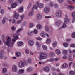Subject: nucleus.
Masks as SVG:
<instances>
[{
    "mask_svg": "<svg viewBox=\"0 0 75 75\" xmlns=\"http://www.w3.org/2000/svg\"><path fill=\"white\" fill-rule=\"evenodd\" d=\"M7 40L6 42H4V43L7 45L8 47H12L13 46L14 44V42H15L16 40L14 39H13L12 41L13 42L11 43V38L9 37H7Z\"/></svg>",
    "mask_w": 75,
    "mask_h": 75,
    "instance_id": "1",
    "label": "nucleus"
},
{
    "mask_svg": "<svg viewBox=\"0 0 75 75\" xmlns=\"http://www.w3.org/2000/svg\"><path fill=\"white\" fill-rule=\"evenodd\" d=\"M39 58L40 60L45 59L47 58V55L45 53L41 52L40 53Z\"/></svg>",
    "mask_w": 75,
    "mask_h": 75,
    "instance_id": "2",
    "label": "nucleus"
},
{
    "mask_svg": "<svg viewBox=\"0 0 75 75\" xmlns=\"http://www.w3.org/2000/svg\"><path fill=\"white\" fill-rule=\"evenodd\" d=\"M12 69L13 71V72H17V71H18L17 66L16 65H13L12 68Z\"/></svg>",
    "mask_w": 75,
    "mask_h": 75,
    "instance_id": "3",
    "label": "nucleus"
},
{
    "mask_svg": "<svg viewBox=\"0 0 75 75\" xmlns=\"http://www.w3.org/2000/svg\"><path fill=\"white\" fill-rule=\"evenodd\" d=\"M61 10L57 11L56 13V16L57 17H61Z\"/></svg>",
    "mask_w": 75,
    "mask_h": 75,
    "instance_id": "4",
    "label": "nucleus"
},
{
    "mask_svg": "<svg viewBox=\"0 0 75 75\" xmlns=\"http://www.w3.org/2000/svg\"><path fill=\"white\" fill-rule=\"evenodd\" d=\"M24 64L23 62H20L18 63V66L19 68H22L23 67H24Z\"/></svg>",
    "mask_w": 75,
    "mask_h": 75,
    "instance_id": "5",
    "label": "nucleus"
},
{
    "mask_svg": "<svg viewBox=\"0 0 75 75\" xmlns=\"http://www.w3.org/2000/svg\"><path fill=\"white\" fill-rule=\"evenodd\" d=\"M36 5L37 7V8H38V6H39V7L41 8H43V7H44V4H43L39 3V2H37L36 3Z\"/></svg>",
    "mask_w": 75,
    "mask_h": 75,
    "instance_id": "6",
    "label": "nucleus"
},
{
    "mask_svg": "<svg viewBox=\"0 0 75 75\" xmlns=\"http://www.w3.org/2000/svg\"><path fill=\"white\" fill-rule=\"evenodd\" d=\"M8 20V18L6 17H5L3 18V19L2 20V23L3 24H4Z\"/></svg>",
    "mask_w": 75,
    "mask_h": 75,
    "instance_id": "7",
    "label": "nucleus"
},
{
    "mask_svg": "<svg viewBox=\"0 0 75 75\" xmlns=\"http://www.w3.org/2000/svg\"><path fill=\"white\" fill-rule=\"evenodd\" d=\"M50 11V8L46 7L44 9V11L45 13H48Z\"/></svg>",
    "mask_w": 75,
    "mask_h": 75,
    "instance_id": "8",
    "label": "nucleus"
},
{
    "mask_svg": "<svg viewBox=\"0 0 75 75\" xmlns=\"http://www.w3.org/2000/svg\"><path fill=\"white\" fill-rule=\"evenodd\" d=\"M43 69L45 72H49L50 70V68L48 66H46L43 68Z\"/></svg>",
    "mask_w": 75,
    "mask_h": 75,
    "instance_id": "9",
    "label": "nucleus"
},
{
    "mask_svg": "<svg viewBox=\"0 0 75 75\" xmlns=\"http://www.w3.org/2000/svg\"><path fill=\"white\" fill-rule=\"evenodd\" d=\"M18 16H19V14L18 13H16V12H14L13 17H14L16 19H18Z\"/></svg>",
    "mask_w": 75,
    "mask_h": 75,
    "instance_id": "10",
    "label": "nucleus"
},
{
    "mask_svg": "<svg viewBox=\"0 0 75 75\" xmlns=\"http://www.w3.org/2000/svg\"><path fill=\"white\" fill-rule=\"evenodd\" d=\"M17 6V4L16 3H14L12 4L11 6V8H15Z\"/></svg>",
    "mask_w": 75,
    "mask_h": 75,
    "instance_id": "11",
    "label": "nucleus"
},
{
    "mask_svg": "<svg viewBox=\"0 0 75 75\" xmlns=\"http://www.w3.org/2000/svg\"><path fill=\"white\" fill-rule=\"evenodd\" d=\"M72 16L73 17V18L72 19V23H74V21H75V12H73L72 13Z\"/></svg>",
    "mask_w": 75,
    "mask_h": 75,
    "instance_id": "12",
    "label": "nucleus"
},
{
    "mask_svg": "<svg viewBox=\"0 0 75 75\" xmlns=\"http://www.w3.org/2000/svg\"><path fill=\"white\" fill-rule=\"evenodd\" d=\"M27 71L28 72H32V71H33V68H32V67H30L27 68Z\"/></svg>",
    "mask_w": 75,
    "mask_h": 75,
    "instance_id": "13",
    "label": "nucleus"
},
{
    "mask_svg": "<svg viewBox=\"0 0 75 75\" xmlns=\"http://www.w3.org/2000/svg\"><path fill=\"white\" fill-rule=\"evenodd\" d=\"M64 22L65 24H67L69 23V20L67 18H65L64 19Z\"/></svg>",
    "mask_w": 75,
    "mask_h": 75,
    "instance_id": "14",
    "label": "nucleus"
},
{
    "mask_svg": "<svg viewBox=\"0 0 75 75\" xmlns=\"http://www.w3.org/2000/svg\"><path fill=\"white\" fill-rule=\"evenodd\" d=\"M34 44V41L32 40H30L28 42V44L30 46H32Z\"/></svg>",
    "mask_w": 75,
    "mask_h": 75,
    "instance_id": "15",
    "label": "nucleus"
},
{
    "mask_svg": "<svg viewBox=\"0 0 75 75\" xmlns=\"http://www.w3.org/2000/svg\"><path fill=\"white\" fill-rule=\"evenodd\" d=\"M55 52L57 55H59L61 54V51L59 49H56L55 51Z\"/></svg>",
    "mask_w": 75,
    "mask_h": 75,
    "instance_id": "16",
    "label": "nucleus"
},
{
    "mask_svg": "<svg viewBox=\"0 0 75 75\" xmlns=\"http://www.w3.org/2000/svg\"><path fill=\"white\" fill-rule=\"evenodd\" d=\"M33 31H29L27 33V34L28 36L29 37H31L33 35Z\"/></svg>",
    "mask_w": 75,
    "mask_h": 75,
    "instance_id": "17",
    "label": "nucleus"
},
{
    "mask_svg": "<svg viewBox=\"0 0 75 75\" xmlns=\"http://www.w3.org/2000/svg\"><path fill=\"white\" fill-rule=\"evenodd\" d=\"M68 67V64L67 63H64L62 66V68H65Z\"/></svg>",
    "mask_w": 75,
    "mask_h": 75,
    "instance_id": "18",
    "label": "nucleus"
},
{
    "mask_svg": "<svg viewBox=\"0 0 75 75\" xmlns=\"http://www.w3.org/2000/svg\"><path fill=\"white\" fill-rule=\"evenodd\" d=\"M22 30H23V28H20L17 30L16 33L18 35H20V33H20V31H21Z\"/></svg>",
    "mask_w": 75,
    "mask_h": 75,
    "instance_id": "19",
    "label": "nucleus"
},
{
    "mask_svg": "<svg viewBox=\"0 0 75 75\" xmlns=\"http://www.w3.org/2000/svg\"><path fill=\"white\" fill-rule=\"evenodd\" d=\"M51 39L48 38L46 40V44H50V42H51Z\"/></svg>",
    "mask_w": 75,
    "mask_h": 75,
    "instance_id": "20",
    "label": "nucleus"
},
{
    "mask_svg": "<svg viewBox=\"0 0 75 75\" xmlns=\"http://www.w3.org/2000/svg\"><path fill=\"white\" fill-rule=\"evenodd\" d=\"M7 69L6 68H3L2 70V73L3 74H5L7 72Z\"/></svg>",
    "mask_w": 75,
    "mask_h": 75,
    "instance_id": "21",
    "label": "nucleus"
},
{
    "mask_svg": "<svg viewBox=\"0 0 75 75\" xmlns=\"http://www.w3.org/2000/svg\"><path fill=\"white\" fill-rule=\"evenodd\" d=\"M37 28L38 30H41L42 28V26L40 24H38L37 26Z\"/></svg>",
    "mask_w": 75,
    "mask_h": 75,
    "instance_id": "22",
    "label": "nucleus"
},
{
    "mask_svg": "<svg viewBox=\"0 0 75 75\" xmlns=\"http://www.w3.org/2000/svg\"><path fill=\"white\" fill-rule=\"evenodd\" d=\"M19 73L20 74H22L24 73V70L23 69L19 70Z\"/></svg>",
    "mask_w": 75,
    "mask_h": 75,
    "instance_id": "23",
    "label": "nucleus"
},
{
    "mask_svg": "<svg viewBox=\"0 0 75 75\" xmlns=\"http://www.w3.org/2000/svg\"><path fill=\"white\" fill-rule=\"evenodd\" d=\"M42 47L44 50L45 51L47 50V47L46 46L43 45H42Z\"/></svg>",
    "mask_w": 75,
    "mask_h": 75,
    "instance_id": "24",
    "label": "nucleus"
},
{
    "mask_svg": "<svg viewBox=\"0 0 75 75\" xmlns=\"http://www.w3.org/2000/svg\"><path fill=\"white\" fill-rule=\"evenodd\" d=\"M40 35L42 37H45V33L44 32H42L41 33Z\"/></svg>",
    "mask_w": 75,
    "mask_h": 75,
    "instance_id": "25",
    "label": "nucleus"
},
{
    "mask_svg": "<svg viewBox=\"0 0 75 75\" xmlns=\"http://www.w3.org/2000/svg\"><path fill=\"white\" fill-rule=\"evenodd\" d=\"M61 22L59 21H57L55 23V25H57L58 26L60 25H61Z\"/></svg>",
    "mask_w": 75,
    "mask_h": 75,
    "instance_id": "26",
    "label": "nucleus"
},
{
    "mask_svg": "<svg viewBox=\"0 0 75 75\" xmlns=\"http://www.w3.org/2000/svg\"><path fill=\"white\" fill-rule=\"evenodd\" d=\"M19 12L20 13H21L23 11V7H21L19 8V9L18 10Z\"/></svg>",
    "mask_w": 75,
    "mask_h": 75,
    "instance_id": "27",
    "label": "nucleus"
},
{
    "mask_svg": "<svg viewBox=\"0 0 75 75\" xmlns=\"http://www.w3.org/2000/svg\"><path fill=\"white\" fill-rule=\"evenodd\" d=\"M32 62V60L30 58H28L27 60V63L29 64H31Z\"/></svg>",
    "mask_w": 75,
    "mask_h": 75,
    "instance_id": "28",
    "label": "nucleus"
},
{
    "mask_svg": "<svg viewBox=\"0 0 75 75\" xmlns=\"http://www.w3.org/2000/svg\"><path fill=\"white\" fill-rule=\"evenodd\" d=\"M63 53L64 55H67L68 51L67 50H63Z\"/></svg>",
    "mask_w": 75,
    "mask_h": 75,
    "instance_id": "29",
    "label": "nucleus"
},
{
    "mask_svg": "<svg viewBox=\"0 0 75 75\" xmlns=\"http://www.w3.org/2000/svg\"><path fill=\"white\" fill-rule=\"evenodd\" d=\"M68 7H69L70 10H72L74 8V7L71 5H68Z\"/></svg>",
    "mask_w": 75,
    "mask_h": 75,
    "instance_id": "30",
    "label": "nucleus"
},
{
    "mask_svg": "<svg viewBox=\"0 0 75 75\" xmlns=\"http://www.w3.org/2000/svg\"><path fill=\"white\" fill-rule=\"evenodd\" d=\"M69 75H75V73L73 71H70L69 72Z\"/></svg>",
    "mask_w": 75,
    "mask_h": 75,
    "instance_id": "31",
    "label": "nucleus"
},
{
    "mask_svg": "<svg viewBox=\"0 0 75 75\" xmlns=\"http://www.w3.org/2000/svg\"><path fill=\"white\" fill-rule=\"evenodd\" d=\"M42 18V15L41 14H39L38 15V16H37V18L38 19H41Z\"/></svg>",
    "mask_w": 75,
    "mask_h": 75,
    "instance_id": "32",
    "label": "nucleus"
},
{
    "mask_svg": "<svg viewBox=\"0 0 75 75\" xmlns=\"http://www.w3.org/2000/svg\"><path fill=\"white\" fill-rule=\"evenodd\" d=\"M57 45V42L55 41L53 43V47H55Z\"/></svg>",
    "mask_w": 75,
    "mask_h": 75,
    "instance_id": "33",
    "label": "nucleus"
},
{
    "mask_svg": "<svg viewBox=\"0 0 75 75\" xmlns=\"http://www.w3.org/2000/svg\"><path fill=\"white\" fill-rule=\"evenodd\" d=\"M21 21H22V20H19L16 21V24H20L21 23Z\"/></svg>",
    "mask_w": 75,
    "mask_h": 75,
    "instance_id": "34",
    "label": "nucleus"
},
{
    "mask_svg": "<svg viewBox=\"0 0 75 75\" xmlns=\"http://www.w3.org/2000/svg\"><path fill=\"white\" fill-rule=\"evenodd\" d=\"M45 29L46 31H48L50 30L49 27L47 26H45Z\"/></svg>",
    "mask_w": 75,
    "mask_h": 75,
    "instance_id": "35",
    "label": "nucleus"
},
{
    "mask_svg": "<svg viewBox=\"0 0 75 75\" xmlns=\"http://www.w3.org/2000/svg\"><path fill=\"white\" fill-rule=\"evenodd\" d=\"M34 26V24L33 23H29V28H32Z\"/></svg>",
    "mask_w": 75,
    "mask_h": 75,
    "instance_id": "36",
    "label": "nucleus"
},
{
    "mask_svg": "<svg viewBox=\"0 0 75 75\" xmlns=\"http://www.w3.org/2000/svg\"><path fill=\"white\" fill-rule=\"evenodd\" d=\"M21 55V53L19 52H17L16 53V57H20Z\"/></svg>",
    "mask_w": 75,
    "mask_h": 75,
    "instance_id": "37",
    "label": "nucleus"
},
{
    "mask_svg": "<svg viewBox=\"0 0 75 75\" xmlns=\"http://www.w3.org/2000/svg\"><path fill=\"white\" fill-rule=\"evenodd\" d=\"M23 44V42H19L18 43V46H21Z\"/></svg>",
    "mask_w": 75,
    "mask_h": 75,
    "instance_id": "38",
    "label": "nucleus"
},
{
    "mask_svg": "<svg viewBox=\"0 0 75 75\" xmlns=\"http://www.w3.org/2000/svg\"><path fill=\"white\" fill-rule=\"evenodd\" d=\"M37 6H36V5H34L33 8H32V10L33 11L34 10V9H37Z\"/></svg>",
    "mask_w": 75,
    "mask_h": 75,
    "instance_id": "39",
    "label": "nucleus"
},
{
    "mask_svg": "<svg viewBox=\"0 0 75 75\" xmlns=\"http://www.w3.org/2000/svg\"><path fill=\"white\" fill-rule=\"evenodd\" d=\"M34 14V13L33 11L30 12L28 14V16L29 17H31V16H32Z\"/></svg>",
    "mask_w": 75,
    "mask_h": 75,
    "instance_id": "40",
    "label": "nucleus"
},
{
    "mask_svg": "<svg viewBox=\"0 0 75 75\" xmlns=\"http://www.w3.org/2000/svg\"><path fill=\"white\" fill-rule=\"evenodd\" d=\"M33 33L35 34H37L38 33V30L37 29H35L34 30Z\"/></svg>",
    "mask_w": 75,
    "mask_h": 75,
    "instance_id": "41",
    "label": "nucleus"
},
{
    "mask_svg": "<svg viewBox=\"0 0 75 75\" xmlns=\"http://www.w3.org/2000/svg\"><path fill=\"white\" fill-rule=\"evenodd\" d=\"M63 45L64 47H67L68 46V44L67 43H63Z\"/></svg>",
    "mask_w": 75,
    "mask_h": 75,
    "instance_id": "42",
    "label": "nucleus"
},
{
    "mask_svg": "<svg viewBox=\"0 0 75 75\" xmlns=\"http://www.w3.org/2000/svg\"><path fill=\"white\" fill-rule=\"evenodd\" d=\"M2 66L4 67H6V66H7V63H3L2 64Z\"/></svg>",
    "mask_w": 75,
    "mask_h": 75,
    "instance_id": "43",
    "label": "nucleus"
},
{
    "mask_svg": "<svg viewBox=\"0 0 75 75\" xmlns=\"http://www.w3.org/2000/svg\"><path fill=\"white\" fill-rule=\"evenodd\" d=\"M3 58H4L3 54H2L0 52V59H3Z\"/></svg>",
    "mask_w": 75,
    "mask_h": 75,
    "instance_id": "44",
    "label": "nucleus"
},
{
    "mask_svg": "<svg viewBox=\"0 0 75 75\" xmlns=\"http://www.w3.org/2000/svg\"><path fill=\"white\" fill-rule=\"evenodd\" d=\"M72 37V38H75V32H73L72 33L71 35Z\"/></svg>",
    "mask_w": 75,
    "mask_h": 75,
    "instance_id": "45",
    "label": "nucleus"
},
{
    "mask_svg": "<svg viewBox=\"0 0 75 75\" xmlns=\"http://www.w3.org/2000/svg\"><path fill=\"white\" fill-rule=\"evenodd\" d=\"M54 55V52H51L50 53L49 55L50 57H51L52 55Z\"/></svg>",
    "mask_w": 75,
    "mask_h": 75,
    "instance_id": "46",
    "label": "nucleus"
},
{
    "mask_svg": "<svg viewBox=\"0 0 75 75\" xmlns=\"http://www.w3.org/2000/svg\"><path fill=\"white\" fill-rule=\"evenodd\" d=\"M63 28H65L67 27V25L65 23H63V25L62 26Z\"/></svg>",
    "mask_w": 75,
    "mask_h": 75,
    "instance_id": "47",
    "label": "nucleus"
},
{
    "mask_svg": "<svg viewBox=\"0 0 75 75\" xmlns=\"http://www.w3.org/2000/svg\"><path fill=\"white\" fill-rule=\"evenodd\" d=\"M59 59H60V58H55L53 59V60L55 61H58V60H59Z\"/></svg>",
    "mask_w": 75,
    "mask_h": 75,
    "instance_id": "48",
    "label": "nucleus"
},
{
    "mask_svg": "<svg viewBox=\"0 0 75 75\" xmlns=\"http://www.w3.org/2000/svg\"><path fill=\"white\" fill-rule=\"evenodd\" d=\"M36 44L38 47H40L41 46V45L38 42H36Z\"/></svg>",
    "mask_w": 75,
    "mask_h": 75,
    "instance_id": "49",
    "label": "nucleus"
},
{
    "mask_svg": "<svg viewBox=\"0 0 75 75\" xmlns=\"http://www.w3.org/2000/svg\"><path fill=\"white\" fill-rule=\"evenodd\" d=\"M20 17L21 18V20H23V18H24V16L23 15H21L20 16Z\"/></svg>",
    "mask_w": 75,
    "mask_h": 75,
    "instance_id": "50",
    "label": "nucleus"
},
{
    "mask_svg": "<svg viewBox=\"0 0 75 75\" xmlns=\"http://www.w3.org/2000/svg\"><path fill=\"white\" fill-rule=\"evenodd\" d=\"M23 62L25 65H27V60H25Z\"/></svg>",
    "mask_w": 75,
    "mask_h": 75,
    "instance_id": "51",
    "label": "nucleus"
},
{
    "mask_svg": "<svg viewBox=\"0 0 75 75\" xmlns=\"http://www.w3.org/2000/svg\"><path fill=\"white\" fill-rule=\"evenodd\" d=\"M16 1L18 3H21L23 2V0H16Z\"/></svg>",
    "mask_w": 75,
    "mask_h": 75,
    "instance_id": "52",
    "label": "nucleus"
},
{
    "mask_svg": "<svg viewBox=\"0 0 75 75\" xmlns=\"http://www.w3.org/2000/svg\"><path fill=\"white\" fill-rule=\"evenodd\" d=\"M1 3L3 4V3H4L5 2H6V0H1Z\"/></svg>",
    "mask_w": 75,
    "mask_h": 75,
    "instance_id": "53",
    "label": "nucleus"
},
{
    "mask_svg": "<svg viewBox=\"0 0 75 75\" xmlns=\"http://www.w3.org/2000/svg\"><path fill=\"white\" fill-rule=\"evenodd\" d=\"M11 29L13 30V31H15L16 30V28L14 27V26H12L11 27Z\"/></svg>",
    "mask_w": 75,
    "mask_h": 75,
    "instance_id": "54",
    "label": "nucleus"
},
{
    "mask_svg": "<svg viewBox=\"0 0 75 75\" xmlns=\"http://www.w3.org/2000/svg\"><path fill=\"white\" fill-rule=\"evenodd\" d=\"M37 40H39L40 41H41V40H42V38H41L40 37H38L36 38Z\"/></svg>",
    "mask_w": 75,
    "mask_h": 75,
    "instance_id": "55",
    "label": "nucleus"
},
{
    "mask_svg": "<svg viewBox=\"0 0 75 75\" xmlns=\"http://www.w3.org/2000/svg\"><path fill=\"white\" fill-rule=\"evenodd\" d=\"M32 4V3H31V2H30L29 5H28V8H30V7H31V5Z\"/></svg>",
    "mask_w": 75,
    "mask_h": 75,
    "instance_id": "56",
    "label": "nucleus"
},
{
    "mask_svg": "<svg viewBox=\"0 0 75 75\" xmlns=\"http://www.w3.org/2000/svg\"><path fill=\"white\" fill-rule=\"evenodd\" d=\"M14 0H9L8 1V3H12L13 2Z\"/></svg>",
    "mask_w": 75,
    "mask_h": 75,
    "instance_id": "57",
    "label": "nucleus"
},
{
    "mask_svg": "<svg viewBox=\"0 0 75 75\" xmlns=\"http://www.w3.org/2000/svg\"><path fill=\"white\" fill-rule=\"evenodd\" d=\"M4 13V9H1V14H3Z\"/></svg>",
    "mask_w": 75,
    "mask_h": 75,
    "instance_id": "58",
    "label": "nucleus"
},
{
    "mask_svg": "<svg viewBox=\"0 0 75 75\" xmlns=\"http://www.w3.org/2000/svg\"><path fill=\"white\" fill-rule=\"evenodd\" d=\"M73 63V62H69L68 64L69 67H71V66L72 65V64Z\"/></svg>",
    "mask_w": 75,
    "mask_h": 75,
    "instance_id": "59",
    "label": "nucleus"
},
{
    "mask_svg": "<svg viewBox=\"0 0 75 75\" xmlns=\"http://www.w3.org/2000/svg\"><path fill=\"white\" fill-rule=\"evenodd\" d=\"M70 47H75V44H72L71 45Z\"/></svg>",
    "mask_w": 75,
    "mask_h": 75,
    "instance_id": "60",
    "label": "nucleus"
},
{
    "mask_svg": "<svg viewBox=\"0 0 75 75\" xmlns=\"http://www.w3.org/2000/svg\"><path fill=\"white\" fill-rule=\"evenodd\" d=\"M16 35V34H14V38L15 39H18V36H14Z\"/></svg>",
    "mask_w": 75,
    "mask_h": 75,
    "instance_id": "61",
    "label": "nucleus"
},
{
    "mask_svg": "<svg viewBox=\"0 0 75 75\" xmlns=\"http://www.w3.org/2000/svg\"><path fill=\"white\" fill-rule=\"evenodd\" d=\"M29 50L28 49L25 50V52L26 54H28L29 53Z\"/></svg>",
    "mask_w": 75,
    "mask_h": 75,
    "instance_id": "62",
    "label": "nucleus"
},
{
    "mask_svg": "<svg viewBox=\"0 0 75 75\" xmlns=\"http://www.w3.org/2000/svg\"><path fill=\"white\" fill-rule=\"evenodd\" d=\"M50 7H52V6H54V4L52 3H50Z\"/></svg>",
    "mask_w": 75,
    "mask_h": 75,
    "instance_id": "63",
    "label": "nucleus"
},
{
    "mask_svg": "<svg viewBox=\"0 0 75 75\" xmlns=\"http://www.w3.org/2000/svg\"><path fill=\"white\" fill-rule=\"evenodd\" d=\"M67 2L68 3H72V1H71L70 0H67Z\"/></svg>",
    "mask_w": 75,
    "mask_h": 75,
    "instance_id": "64",
    "label": "nucleus"
}]
</instances>
